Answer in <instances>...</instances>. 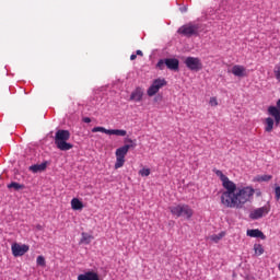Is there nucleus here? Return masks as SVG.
<instances>
[{"instance_id":"nucleus-1","label":"nucleus","mask_w":280,"mask_h":280,"mask_svg":"<svg viewBox=\"0 0 280 280\" xmlns=\"http://www.w3.org/2000/svg\"><path fill=\"white\" fill-rule=\"evenodd\" d=\"M214 174L219 176L225 191L221 195V205L228 209H244L246 202H250V198L255 196V188L246 186L237 188V185L222 173L220 170H214Z\"/></svg>"},{"instance_id":"nucleus-2","label":"nucleus","mask_w":280,"mask_h":280,"mask_svg":"<svg viewBox=\"0 0 280 280\" xmlns=\"http://www.w3.org/2000/svg\"><path fill=\"white\" fill-rule=\"evenodd\" d=\"M71 139V132L69 130L59 129L55 133V145L61 152H68L72 150L73 144L68 142Z\"/></svg>"},{"instance_id":"nucleus-3","label":"nucleus","mask_w":280,"mask_h":280,"mask_svg":"<svg viewBox=\"0 0 280 280\" xmlns=\"http://www.w3.org/2000/svg\"><path fill=\"white\" fill-rule=\"evenodd\" d=\"M168 209L175 218H186V220H191L194 217V209H191L189 205L178 203L168 207Z\"/></svg>"},{"instance_id":"nucleus-4","label":"nucleus","mask_w":280,"mask_h":280,"mask_svg":"<svg viewBox=\"0 0 280 280\" xmlns=\"http://www.w3.org/2000/svg\"><path fill=\"white\" fill-rule=\"evenodd\" d=\"M168 68L170 71H178L180 67V61L176 58H165L160 59L156 63V69H160V71H163V69Z\"/></svg>"},{"instance_id":"nucleus-5","label":"nucleus","mask_w":280,"mask_h":280,"mask_svg":"<svg viewBox=\"0 0 280 280\" xmlns=\"http://www.w3.org/2000/svg\"><path fill=\"white\" fill-rule=\"evenodd\" d=\"M177 32L182 34V36L191 38V36H198V32H200V24L188 23L179 27Z\"/></svg>"},{"instance_id":"nucleus-6","label":"nucleus","mask_w":280,"mask_h":280,"mask_svg":"<svg viewBox=\"0 0 280 280\" xmlns=\"http://www.w3.org/2000/svg\"><path fill=\"white\" fill-rule=\"evenodd\" d=\"M125 143H129V144H125L120 148H118L116 150V156H120L122 159H126V154H128V151L132 148H137V142L130 138H126L125 139Z\"/></svg>"},{"instance_id":"nucleus-7","label":"nucleus","mask_w":280,"mask_h":280,"mask_svg":"<svg viewBox=\"0 0 280 280\" xmlns=\"http://www.w3.org/2000/svg\"><path fill=\"white\" fill-rule=\"evenodd\" d=\"M189 71H200L202 69V61L198 57H187L184 61Z\"/></svg>"},{"instance_id":"nucleus-8","label":"nucleus","mask_w":280,"mask_h":280,"mask_svg":"<svg viewBox=\"0 0 280 280\" xmlns=\"http://www.w3.org/2000/svg\"><path fill=\"white\" fill-rule=\"evenodd\" d=\"M13 257H23L25 253L30 250V245H20L19 243H14L11 246Z\"/></svg>"},{"instance_id":"nucleus-9","label":"nucleus","mask_w":280,"mask_h":280,"mask_svg":"<svg viewBox=\"0 0 280 280\" xmlns=\"http://www.w3.org/2000/svg\"><path fill=\"white\" fill-rule=\"evenodd\" d=\"M269 212H270V209H268V207L264 206V207L257 208L254 211H252L249 213V218H250V220H259V219L264 218V215H268Z\"/></svg>"},{"instance_id":"nucleus-10","label":"nucleus","mask_w":280,"mask_h":280,"mask_svg":"<svg viewBox=\"0 0 280 280\" xmlns=\"http://www.w3.org/2000/svg\"><path fill=\"white\" fill-rule=\"evenodd\" d=\"M78 280H100V273L94 270L85 271L78 276Z\"/></svg>"},{"instance_id":"nucleus-11","label":"nucleus","mask_w":280,"mask_h":280,"mask_svg":"<svg viewBox=\"0 0 280 280\" xmlns=\"http://www.w3.org/2000/svg\"><path fill=\"white\" fill-rule=\"evenodd\" d=\"M268 113L275 119L273 126H279V124H280V109L277 108L276 106H269L268 107Z\"/></svg>"},{"instance_id":"nucleus-12","label":"nucleus","mask_w":280,"mask_h":280,"mask_svg":"<svg viewBox=\"0 0 280 280\" xmlns=\"http://www.w3.org/2000/svg\"><path fill=\"white\" fill-rule=\"evenodd\" d=\"M47 165H49V162L45 161L42 164H34L28 167L30 172H33V174H38L39 172H45L47 170Z\"/></svg>"},{"instance_id":"nucleus-13","label":"nucleus","mask_w":280,"mask_h":280,"mask_svg":"<svg viewBox=\"0 0 280 280\" xmlns=\"http://www.w3.org/2000/svg\"><path fill=\"white\" fill-rule=\"evenodd\" d=\"M143 100V89L140 86L136 88L133 92H131L130 101L131 102H141Z\"/></svg>"},{"instance_id":"nucleus-14","label":"nucleus","mask_w":280,"mask_h":280,"mask_svg":"<svg viewBox=\"0 0 280 280\" xmlns=\"http://www.w3.org/2000/svg\"><path fill=\"white\" fill-rule=\"evenodd\" d=\"M232 73L236 78H244L246 75V68H244V66L235 65L232 68Z\"/></svg>"},{"instance_id":"nucleus-15","label":"nucleus","mask_w":280,"mask_h":280,"mask_svg":"<svg viewBox=\"0 0 280 280\" xmlns=\"http://www.w3.org/2000/svg\"><path fill=\"white\" fill-rule=\"evenodd\" d=\"M248 237H259L260 240H266V235L259 229L247 230Z\"/></svg>"},{"instance_id":"nucleus-16","label":"nucleus","mask_w":280,"mask_h":280,"mask_svg":"<svg viewBox=\"0 0 280 280\" xmlns=\"http://www.w3.org/2000/svg\"><path fill=\"white\" fill-rule=\"evenodd\" d=\"M71 207H72L73 211H82V209H84V203H82V201H80V199L73 198L71 200Z\"/></svg>"},{"instance_id":"nucleus-17","label":"nucleus","mask_w":280,"mask_h":280,"mask_svg":"<svg viewBox=\"0 0 280 280\" xmlns=\"http://www.w3.org/2000/svg\"><path fill=\"white\" fill-rule=\"evenodd\" d=\"M275 128V119L268 117L265 119V132H272Z\"/></svg>"},{"instance_id":"nucleus-18","label":"nucleus","mask_w":280,"mask_h":280,"mask_svg":"<svg viewBox=\"0 0 280 280\" xmlns=\"http://www.w3.org/2000/svg\"><path fill=\"white\" fill-rule=\"evenodd\" d=\"M152 84L158 88V91H161L163 86H167V81L165 79H155Z\"/></svg>"},{"instance_id":"nucleus-19","label":"nucleus","mask_w":280,"mask_h":280,"mask_svg":"<svg viewBox=\"0 0 280 280\" xmlns=\"http://www.w3.org/2000/svg\"><path fill=\"white\" fill-rule=\"evenodd\" d=\"M81 235H82V237H81L80 244H91V242L93 240V235H91L86 232H83Z\"/></svg>"},{"instance_id":"nucleus-20","label":"nucleus","mask_w":280,"mask_h":280,"mask_svg":"<svg viewBox=\"0 0 280 280\" xmlns=\"http://www.w3.org/2000/svg\"><path fill=\"white\" fill-rule=\"evenodd\" d=\"M108 135H116V137H126L128 131L124 129H109Z\"/></svg>"},{"instance_id":"nucleus-21","label":"nucleus","mask_w":280,"mask_h":280,"mask_svg":"<svg viewBox=\"0 0 280 280\" xmlns=\"http://www.w3.org/2000/svg\"><path fill=\"white\" fill-rule=\"evenodd\" d=\"M8 189H14L15 191H20V189H25V185L12 182L8 185Z\"/></svg>"},{"instance_id":"nucleus-22","label":"nucleus","mask_w":280,"mask_h":280,"mask_svg":"<svg viewBox=\"0 0 280 280\" xmlns=\"http://www.w3.org/2000/svg\"><path fill=\"white\" fill-rule=\"evenodd\" d=\"M124 163H126V158L116 156L115 170H119V167H124Z\"/></svg>"},{"instance_id":"nucleus-23","label":"nucleus","mask_w":280,"mask_h":280,"mask_svg":"<svg viewBox=\"0 0 280 280\" xmlns=\"http://www.w3.org/2000/svg\"><path fill=\"white\" fill-rule=\"evenodd\" d=\"M258 183H268V180H272V175H260L256 177Z\"/></svg>"},{"instance_id":"nucleus-24","label":"nucleus","mask_w":280,"mask_h":280,"mask_svg":"<svg viewBox=\"0 0 280 280\" xmlns=\"http://www.w3.org/2000/svg\"><path fill=\"white\" fill-rule=\"evenodd\" d=\"M36 264L40 268H45V266H47V260H45V256H37Z\"/></svg>"},{"instance_id":"nucleus-25","label":"nucleus","mask_w":280,"mask_h":280,"mask_svg":"<svg viewBox=\"0 0 280 280\" xmlns=\"http://www.w3.org/2000/svg\"><path fill=\"white\" fill-rule=\"evenodd\" d=\"M147 93H148L149 97H153V95H156L159 93V90L152 83L151 86L148 89Z\"/></svg>"},{"instance_id":"nucleus-26","label":"nucleus","mask_w":280,"mask_h":280,"mask_svg":"<svg viewBox=\"0 0 280 280\" xmlns=\"http://www.w3.org/2000/svg\"><path fill=\"white\" fill-rule=\"evenodd\" d=\"M254 250L256 255H264V246L261 244H255L254 245Z\"/></svg>"},{"instance_id":"nucleus-27","label":"nucleus","mask_w":280,"mask_h":280,"mask_svg":"<svg viewBox=\"0 0 280 280\" xmlns=\"http://www.w3.org/2000/svg\"><path fill=\"white\" fill-rule=\"evenodd\" d=\"M92 132H104L105 135H108L109 129H106V128H104V127H94V128L92 129Z\"/></svg>"},{"instance_id":"nucleus-28","label":"nucleus","mask_w":280,"mask_h":280,"mask_svg":"<svg viewBox=\"0 0 280 280\" xmlns=\"http://www.w3.org/2000/svg\"><path fill=\"white\" fill-rule=\"evenodd\" d=\"M240 5L247 8V5H253V0H238Z\"/></svg>"},{"instance_id":"nucleus-29","label":"nucleus","mask_w":280,"mask_h":280,"mask_svg":"<svg viewBox=\"0 0 280 280\" xmlns=\"http://www.w3.org/2000/svg\"><path fill=\"white\" fill-rule=\"evenodd\" d=\"M273 73H275L276 80H278V82H280V66H276Z\"/></svg>"},{"instance_id":"nucleus-30","label":"nucleus","mask_w":280,"mask_h":280,"mask_svg":"<svg viewBox=\"0 0 280 280\" xmlns=\"http://www.w3.org/2000/svg\"><path fill=\"white\" fill-rule=\"evenodd\" d=\"M275 194H276V200H277V202H279L280 201V186H277L275 188Z\"/></svg>"},{"instance_id":"nucleus-31","label":"nucleus","mask_w":280,"mask_h":280,"mask_svg":"<svg viewBox=\"0 0 280 280\" xmlns=\"http://www.w3.org/2000/svg\"><path fill=\"white\" fill-rule=\"evenodd\" d=\"M139 174L142 176H148L150 174V168H142L140 170Z\"/></svg>"},{"instance_id":"nucleus-32","label":"nucleus","mask_w":280,"mask_h":280,"mask_svg":"<svg viewBox=\"0 0 280 280\" xmlns=\"http://www.w3.org/2000/svg\"><path fill=\"white\" fill-rule=\"evenodd\" d=\"M209 104H210V106H218V98L217 97H210Z\"/></svg>"},{"instance_id":"nucleus-33","label":"nucleus","mask_w":280,"mask_h":280,"mask_svg":"<svg viewBox=\"0 0 280 280\" xmlns=\"http://www.w3.org/2000/svg\"><path fill=\"white\" fill-rule=\"evenodd\" d=\"M82 121H83L84 124H91V118L84 117V118L82 119Z\"/></svg>"},{"instance_id":"nucleus-34","label":"nucleus","mask_w":280,"mask_h":280,"mask_svg":"<svg viewBox=\"0 0 280 280\" xmlns=\"http://www.w3.org/2000/svg\"><path fill=\"white\" fill-rule=\"evenodd\" d=\"M163 100V96L158 95L154 97V102H161Z\"/></svg>"},{"instance_id":"nucleus-35","label":"nucleus","mask_w":280,"mask_h":280,"mask_svg":"<svg viewBox=\"0 0 280 280\" xmlns=\"http://www.w3.org/2000/svg\"><path fill=\"white\" fill-rule=\"evenodd\" d=\"M179 11H180L182 13L187 12V7H182V8H179Z\"/></svg>"},{"instance_id":"nucleus-36","label":"nucleus","mask_w":280,"mask_h":280,"mask_svg":"<svg viewBox=\"0 0 280 280\" xmlns=\"http://www.w3.org/2000/svg\"><path fill=\"white\" fill-rule=\"evenodd\" d=\"M130 60H137V55H136V54H132V55L130 56Z\"/></svg>"},{"instance_id":"nucleus-37","label":"nucleus","mask_w":280,"mask_h":280,"mask_svg":"<svg viewBox=\"0 0 280 280\" xmlns=\"http://www.w3.org/2000/svg\"><path fill=\"white\" fill-rule=\"evenodd\" d=\"M136 54H137V56H143V51H141V50H137Z\"/></svg>"},{"instance_id":"nucleus-38","label":"nucleus","mask_w":280,"mask_h":280,"mask_svg":"<svg viewBox=\"0 0 280 280\" xmlns=\"http://www.w3.org/2000/svg\"><path fill=\"white\" fill-rule=\"evenodd\" d=\"M218 240H222V236H217Z\"/></svg>"}]
</instances>
